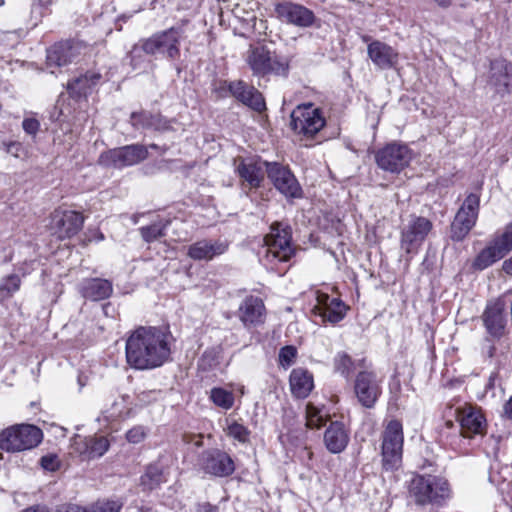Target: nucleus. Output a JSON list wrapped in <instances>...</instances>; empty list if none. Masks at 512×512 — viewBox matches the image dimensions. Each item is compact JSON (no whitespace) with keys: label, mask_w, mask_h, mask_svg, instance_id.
<instances>
[{"label":"nucleus","mask_w":512,"mask_h":512,"mask_svg":"<svg viewBox=\"0 0 512 512\" xmlns=\"http://www.w3.org/2000/svg\"><path fill=\"white\" fill-rule=\"evenodd\" d=\"M173 342L169 325L139 326L126 340L127 364L142 371L159 368L170 359Z\"/></svg>","instance_id":"obj_1"},{"label":"nucleus","mask_w":512,"mask_h":512,"mask_svg":"<svg viewBox=\"0 0 512 512\" xmlns=\"http://www.w3.org/2000/svg\"><path fill=\"white\" fill-rule=\"evenodd\" d=\"M184 38V29L181 26H172L157 31L150 37L141 38L132 46L129 52L131 65L135 67L140 63L141 52L149 56L160 55L169 62L179 60L181 57V42Z\"/></svg>","instance_id":"obj_2"},{"label":"nucleus","mask_w":512,"mask_h":512,"mask_svg":"<svg viewBox=\"0 0 512 512\" xmlns=\"http://www.w3.org/2000/svg\"><path fill=\"white\" fill-rule=\"evenodd\" d=\"M245 62L252 75L259 79H287L291 70V58L277 50H271L266 44L250 45Z\"/></svg>","instance_id":"obj_3"},{"label":"nucleus","mask_w":512,"mask_h":512,"mask_svg":"<svg viewBox=\"0 0 512 512\" xmlns=\"http://www.w3.org/2000/svg\"><path fill=\"white\" fill-rule=\"evenodd\" d=\"M407 491L418 506H443L453 495L449 480L443 475L432 474H413Z\"/></svg>","instance_id":"obj_4"},{"label":"nucleus","mask_w":512,"mask_h":512,"mask_svg":"<svg viewBox=\"0 0 512 512\" xmlns=\"http://www.w3.org/2000/svg\"><path fill=\"white\" fill-rule=\"evenodd\" d=\"M211 92L217 100L233 97L251 110L262 114L267 110L262 92L242 79L228 81L216 78L211 83Z\"/></svg>","instance_id":"obj_5"},{"label":"nucleus","mask_w":512,"mask_h":512,"mask_svg":"<svg viewBox=\"0 0 512 512\" xmlns=\"http://www.w3.org/2000/svg\"><path fill=\"white\" fill-rule=\"evenodd\" d=\"M381 464L385 471H396L402 465L404 450V428L399 419L384 423L380 435Z\"/></svg>","instance_id":"obj_6"},{"label":"nucleus","mask_w":512,"mask_h":512,"mask_svg":"<svg viewBox=\"0 0 512 512\" xmlns=\"http://www.w3.org/2000/svg\"><path fill=\"white\" fill-rule=\"evenodd\" d=\"M326 124L323 109L312 102L297 105L290 114V128L301 140H314Z\"/></svg>","instance_id":"obj_7"},{"label":"nucleus","mask_w":512,"mask_h":512,"mask_svg":"<svg viewBox=\"0 0 512 512\" xmlns=\"http://www.w3.org/2000/svg\"><path fill=\"white\" fill-rule=\"evenodd\" d=\"M43 436L36 425L14 424L0 432V449L8 453L31 450L42 442Z\"/></svg>","instance_id":"obj_8"},{"label":"nucleus","mask_w":512,"mask_h":512,"mask_svg":"<svg viewBox=\"0 0 512 512\" xmlns=\"http://www.w3.org/2000/svg\"><path fill=\"white\" fill-rule=\"evenodd\" d=\"M265 257L269 262H288L296 253L292 242V229L288 224L274 222L270 232L264 237Z\"/></svg>","instance_id":"obj_9"},{"label":"nucleus","mask_w":512,"mask_h":512,"mask_svg":"<svg viewBox=\"0 0 512 512\" xmlns=\"http://www.w3.org/2000/svg\"><path fill=\"white\" fill-rule=\"evenodd\" d=\"M512 251V221L503 232L496 233L488 244L481 249L471 263L473 271H483L503 259Z\"/></svg>","instance_id":"obj_10"},{"label":"nucleus","mask_w":512,"mask_h":512,"mask_svg":"<svg viewBox=\"0 0 512 512\" xmlns=\"http://www.w3.org/2000/svg\"><path fill=\"white\" fill-rule=\"evenodd\" d=\"M85 220L82 212L58 206L49 215L47 229L57 241L70 240L83 229Z\"/></svg>","instance_id":"obj_11"},{"label":"nucleus","mask_w":512,"mask_h":512,"mask_svg":"<svg viewBox=\"0 0 512 512\" xmlns=\"http://www.w3.org/2000/svg\"><path fill=\"white\" fill-rule=\"evenodd\" d=\"M480 212V193H469L450 224V239L463 241L476 226Z\"/></svg>","instance_id":"obj_12"},{"label":"nucleus","mask_w":512,"mask_h":512,"mask_svg":"<svg viewBox=\"0 0 512 512\" xmlns=\"http://www.w3.org/2000/svg\"><path fill=\"white\" fill-rule=\"evenodd\" d=\"M353 393L359 403L365 409H374L382 396V379L371 367L359 370L353 378Z\"/></svg>","instance_id":"obj_13"},{"label":"nucleus","mask_w":512,"mask_h":512,"mask_svg":"<svg viewBox=\"0 0 512 512\" xmlns=\"http://www.w3.org/2000/svg\"><path fill=\"white\" fill-rule=\"evenodd\" d=\"M413 159V150L405 143L392 141L375 152L377 166L392 174H400Z\"/></svg>","instance_id":"obj_14"},{"label":"nucleus","mask_w":512,"mask_h":512,"mask_svg":"<svg viewBox=\"0 0 512 512\" xmlns=\"http://www.w3.org/2000/svg\"><path fill=\"white\" fill-rule=\"evenodd\" d=\"M265 172L275 189L286 199H301L302 186L289 165L277 161H265Z\"/></svg>","instance_id":"obj_15"},{"label":"nucleus","mask_w":512,"mask_h":512,"mask_svg":"<svg viewBox=\"0 0 512 512\" xmlns=\"http://www.w3.org/2000/svg\"><path fill=\"white\" fill-rule=\"evenodd\" d=\"M486 334L492 340H500L508 333L506 302L503 296L489 299L480 316Z\"/></svg>","instance_id":"obj_16"},{"label":"nucleus","mask_w":512,"mask_h":512,"mask_svg":"<svg viewBox=\"0 0 512 512\" xmlns=\"http://www.w3.org/2000/svg\"><path fill=\"white\" fill-rule=\"evenodd\" d=\"M265 161L261 157H237L234 160L235 173L246 195L259 189L265 181Z\"/></svg>","instance_id":"obj_17"},{"label":"nucleus","mask_w":512,"mask_h":512,"mask_svg":"<svg viewBox=\"0 0 512 512\" xmlns=\"http://www.w3.org/2000/svg\"><path fill=\"white\" fill-rule=\"evenodd\" d=\"M349 310L350 307L339 297L318 292L311 314L315 323L335 326L346 317Z\"/></svg>","instance_id":"obj_18"},{"label":"nucleus","mask_w":512,"mask_h":512,"mask_svg":"<svg viewBox=\"0 0 512 512\" xmlns=\"http://www.w3.org/2000/svg\"><path fill=\"white\" fill-rule=\"evenodd\" d=\"M148 157V149L143 144H131L104 151L99 163L105 167L124 168L136 165Z\"/></svg>","instance_id":"obj_19"},{"label":"nucleus","mask_w":512,"mask_h":512,"mask_svg":"<svg viewBox=\"0 0 512 512\" xmlns=\"http://www.w3.org/2000/svg\"><path fill=\"white\" fill-rule=\"evenodd\" d=\"M87 47L85 41L76 37L56 41L46 49V65L50 68L67 66Z\"/></svg>","instance_id":"obj_20"},{"label":"nucleus","mask_w":512,"mask_h":512,"mask_svg":"<svg viewBox=\"0 0 512 512\" xmlns=\"http://www.w3.org/2000/svg\"><path fill=\"white\" fill-rule=\"evenodd\" d=\"M433 229V223L423 216H412L401 230L400 246L406 254H417Z\"/></svg>","instance_id":"obj_21"},{"label":"nucleus","mask_w":512,"mask_h":512,"mask_svg":"<svg viewBox=\"0 0 512 512\" xmlns=\"http://www.w3.org/2000/svg\"><path fill=\"white\" fill-rule=\"evenodd\" d=\"M199 463L206 474L219 478L229 477L236 470L233 458L218 448L204 450L200 455Z\"/></svg>","instance_id":"obj_22"},{"label":"nucleus","mask_w":512,"mask_h":512,"mask_svg":"<svg viewBox=\"0 0 512 512\" xmlns=\"http://www.w3.org/2000/svg\"><path fill=\"white\" fill-rule=\"evenodd\" d=\"M487 83L495 94L504 97L512 92V62L505 58L490 61Z\"/></svg>","instance_id":"obj_23"},{"label":"nucleus","mask_w":512,"mask_h":512,"mask_svg":"<svg viewBox=\"0 0 512 512\" xmlns=\"http://www.w3.org/2000/svg\"><path fill=\"white\" fill-rule=\"evenodd\" d=\"M275 11L282 21L299 27H309L315 20L311 10L294 2H277Z\"/></svg>","instance_id":"obj_24"},{"label":"nucleus","mask_w":512,"mask_h":512,"mask_svg":"<svg viewBox=\"0 0 512 512\" xmlns=\"http://www.w3.org/2000/svg\"><path fill=\"white\" fill-rule=\"evenodd\" d=\"M323 442L330 453H342L350 442L349 427L343 421H331L324 431Z\"/></svg>","instance_id":"obj_25"},{"label":"nucleus","mask_w":512,"mask_h":512,"mask_svg":"<svg viewBox=\"0 0 512 512\" xmlns=\"http://www.w3.org/2000/svg\"><path fill=\"white\" fill-rule=\"evenodd\" d=\"M288 380L291 395L297 400L308 398L315 388L313 373L304 367L293 368Z\"/></svg>","instance_id":"obj_26"},{"label":"nucleus","mask_w":512,"mask_h":512,"mask_svg":"<svg viewBox=\"0 0 512 512\" xmlns=\"http://www.w3.org/2000/svg\"><path fill=\"white\" fill-rule=\"evenodd\" d=\"M169 474V467L164 465L160 459L149 463L139 479L141 490L149 493L159 489L168 482Z\"/></svg>","instance_id":"obj_27"},{"label":"nucleus","mask_w":512,"mask_h":512,"mask_svg":"<svg viewBox=\"0 0 512 512\" xmlns=\"http://www.w3.org/2000/svg\"><path fill=\"white\" fill-rule=\"evenodd\" d=\"M228 247L225 241L202 239L188 247L187 256L195 261H211L224 254Z\"/></svg>","instance_id":"obj_28"},{"label":"nucleus","mask_w":512,"mask_h":512,"mask_svg":"<svg viewBox=\"0 0 512 512\" xmlns=\"http://www.w3.org/2000/svg\"><path fill=\"white\" fill-rule=\"evenodd\" d=\"M113 291L112 281L98 277L84 279L79 287L80 295L92 302H99L110 298Z\"/></svg>","instance_id":"obj_29"},{"label":"nucleus","mask_w":512,"mask_h":512,"mask_svg":"<svg viewBox=\"0 0 512 512\" xmlns=\"http://www.w3.org/2000/svg\"><path fill=\"white\" fill-rule=\"evenodd\" d=\"M130 123L135 129L159 132L168 131L172 128L171 121L160 112L152 113L147 110L132 112L130 115Z\"/></svg>","instance_id":"obj_30"},{"label":"nucleus","mask_w":512,"mask_h":512,"mask_svg":"<svg viewBox=\"0 0 512 512\" xmlns=\"http://www.w3.org/2000/svg\"><path fill=\"white\" fill-rule=\"evenodd\" d=\"M102 80L99 72L88 70L80 76L71 79L66 84V90L72 99L79 100L91 93Z\"/></svg>","instance_id":"obj_31"},{"label":"nucleus","mask_w":512,"mask_h":512,"mask_svg":"<svg viewBox=\"0 0 512 512\" xmlns=\"http://www.w3.org/2000/svg\"><path fill=\"white\" fill-rule=\"evenodd\" d=\"M75 450L88 459H94L104 455L110 447L105 436H77L74 440Z\"/></svg>","instance_id":"obj_32"},{"label":"nucleus","mask_w":512,"mask_h":512,"mask_svg":"<svg viewBox=\"0 0 512 512\" xmlns=\"http://www.w3.org/2000/svg\"><path fill=\"white\" fill-rule=\"evenodd\" d=\"M367 53L371 61L381 69H390L398 61V53L390 45L380 40L370 42Z\"/></svg>","instance_id":"obj_33"},{"label":"nucleus","mask_w":512,"mask_h":512,"mask_svg":"<svg viewBox=\"0 0 512 512\" xmlns=\"http://www.w3.org/2000/svg\"><path fill=\"white\" fill-rule=\"evenodd\" d=\"M460 427L461 435L465 438L483 435L486 431V419L480 410L469 407L461 413Z\"/></svg>","instance_id":"obj_34"},{"label":"nucleus","mask_w":512,"mask_h":512,"mask_svg":"<svg viewBox=\"0 0 512 512\" xmlns=\"http://www.w3.org/2000/svg\"><path fill=\"white\" fill-rule=\"evenodd\" d=\"M240 320L246 326H256L264 323L265 305L261 298L248 296L240 306Z\"/></svg>","instance_id":"obj_35"},{"label":"nucleus","mask_w":512,"mask_h":512,"mask_svg":"<svg viewBox=\"0 0 512 512\" xmlns=\"http://www.w3.org/2000/svg\"><path fill=\"white\" fill-rule=\"evenodd\" d=\"M369 366L367 360L362 358L354 360L347 352L340 351L333 358V369L346 380L355 376L357 371L366 369Z\"/></svg>","instance_id":"obj_36"},{"label":"nucleus","mask_w":512,"mask_h":512,"mask_svg":"<svg viewBox=\"0 0 512 512\" xmlns=\"http://www.w3.org/2000/svg\"><path fill=\"white\" fill-rule=\"evenodd\" d=\"M224 8L231 10L241 23L249 24L257 19L256 10L260 2H225Z\"/></svg>","instance_id":"obj_37"},{"label":"nucleus","mask_w":512,"mask_h":512,"mask_svg":"<svg viewBox=\"0 0 512 512\" xmlns=\"http://www.w3.org/2000/svg\"><path fill=\"white\" fill-rule=\"evenodd\" d=\"M324 405L319 407L308 402L305 408L306 427L309 429H320L328 421L329 415L324 412Z\"/></svg>","instance_id":"obj_38"},{"label":"nucleus","mask_w":512,"mask_h":512,"mask_svg":"<svg viewBox=\"0 0 512 512\" xmlns=\"http://www.w3.org/2000/svg\"><path fill=\"white\" fill-rule=\"evenodd\" d=\"M22 281L19 275L12 273L0 280V304L11 299L21 288Z\"/></svg>","instance_id":"obj_39"},{"label":"nucleus","mask_w":512,"mask_h":512,"mask_svg":"<svg viewBox=\"0 0 512 512\" xmlns=\"http://www.w3.org/2000/svg\"><path fill=\"white\" fill-rule=\"evenodd\" d=\"M221 352L222 349L220 347L207 348L198 359V370L201 372H210L216 369L221 362Z\"/></svg>","instance_id":"obj_40"},{"label":"nucleus","mask_w":512,"mask_h":512,"mask_svg":"<svg viewBox=\"0 0 512 512\" xmlns=\"http://www.w3.org/2000/svg\"><path fill=\"white\" fill-rule=\"evenodd\" d=\"M209 399L215 406L225 410L231 409L235 402L233 392L222 387L212 388L210 391Z\"/></svg>","instance_id":"obj_41"},{"label":"nucleus","mask_w":512,"mask_h":512,"mask_svg":"<svg viewBox=\"0 0 512 512\" xmlns=\"http://www.w3.org/2000/svg\"><path fill=\"white\" fill-rule=\"evenodd\" d=\"M167 223H153L139 228V233L146 243H152L166 236Z\"/></svg>","instance_id":"obj_42"},{"label":"nucleus","mask_w":512,"mask_h":512,"mask_svg":"<svg viewBox=\"0 0 512 512\" xmlns=\"http://www.w3.org/2000/svg\"><path fill=\"white\" fill-rule=\"evenodd\" d=\"M226 435L239 443H247L249 441L250 430L243 424L233 421L225 429Z\"/></svg>","instance_id":"obj_43"},{"label":"nucleus","mask_w":512,"mask_h":512,"mask_svg":"<svg viewBox=\"0 0 512 512\" xmlns=\"http://www.w3.org/2000/svg\"><path fill=\"white\" fill-rule=\"evenodd\" d=\"M298 357V350L293 345H285L280 348L278 354V364L283 369L290 368Z\"/></svg>","instance_id":"obj_44"},{"label":"nucleus","mask_w":512,"mask_h":512,"mask_svg":"<svg viewBox=\"0 0 512 512\" xmlns=\"http://www.w3.org/2000/svg\"><path fill=\"white\" fill-rule=\"evenodd\" d=\"M122 504L113 500H98L87 507H83L84 512H120Z\"/></svg>","instance_id":"obj_45"},{"label":"nucleus","mask_w":512,"mask_h":512,"mask_svg":"<svg viewBox=\"0 0 512 512\" xmlns=\"http://www.w3.org/2000/svg\"><path fill=\"white\" fill-rule=\"evenodd\" d=\"M2 146L6 153L12 155L15 158H24L27 156V150L19 141L3 142Z\"/></svg>","instance_id":"obj_46"},{"label":"nucleus","mask_w":512,"mask_h":512,"mask_svg":"<svg viewBox=\"0 0 512 512\" xmlns=\"http://www.w3.org/2000/svg\"><path fill=\"white\" fill-rule=\"evenodd\" d=\"M40 466L49 472H55L60 469V461L56 454H47L40 458Z\"/></svg>","instance_id":"obj_47"},{"label":"nucleus","mask_w":512,"mask_h":512,"mask_svg":"<svg viewBox=\"0 0 512 512\" xmlns=\"http://www.w3.org/2000/svg\"><path fill=\"white\" fill-rule=\"evenodd\" d=\"M204 435L202 433H195L191 431H184L181 434V440L184 444H193L195 447L200 448L203 446Z\"/></svg>","instance_id":"obj_48"},{"label":"nucleus","mask_w":512,"mask_h":512,"mask_svg":"<svg viewBox=\"0 0 512 512\" xmlns=\"http://www.w3.org/2000/svg\"><path fill=\"white\" fill-rule=\"evenodd\" d=\"M146 437V433L141 426H136L129 429L126 433V439L129 443L138 444Z\"/></svg>","instance_id":"obj_49"},{"label":"nucleus","mask_w":512,"mask_h":512,"mask_svg":"<svg viewBox=\"0 0 512 512\" xmlns=\"http://www.w3.org/2000/svg\"><path fill=\"white\" fill-rule=\"evenodd\" d=\"M22 127L27 134L36 136L40 129V122L36 118H25Z\"/></svg>","instance_id":"obj_50"},{"label":"nucleus","mask_w":512,"mask_h":512,"mask_svg":"<svg viewBox=\"0 0 512 512\" xmlns=\"http://www.w3.org/2000/svg\"><path fill=\"white\" fill-rule=\"evenodd\" d=\"M54 512H84L83 507L76 504H63L58 506Z\"/></svg>","instance_id":"obj_51"},{"label":"nucleus","mask_w":512,"mask_h":512,"mask_svg":"<svg viewBox=\"0 0 512 512\" xmlns=\"http://www.w3.org/2000/svg\"><path fill=\"white\" fill-rule=\"evenodd\" d=\"M498 379H499V372L498 371L491 372L489 377H488V381H487V383L485 385V389L487 391L493 390L495 388L496 381Z\"/></svg>","instance_id":"obj_52"},{"label":"nucleus","mask_w":512,"mask_h":512,"mask_svg":"<svg viewBox=\"0 0 512 512\" xmlns=\"http://www.w3.org/2000/svg\"><path fill=\"white\" fill-rule=\"evenodd\" d=\"M502 270L506 275L512 277V256L503 261Z\"/></svg>","instance_id":"obj_53"},{"label":"nucleus","mask_w":512,"mask_h":512,"mask_svg":"<svg viewBox=\"0 0 512 512\" xmlns=\"http://www.w3.org/2000/svg\"><path fill=\"white\" fill-rule=\"evenodd\" d=\"M216 511H217V507L216 506L212 505L209 502H206V503L200 504L198 506L196 512H216Z\"/></svg>","instance_id":"obj_54"},{"label":"nucleus","mask_w":512,"mask_h":512,"mask_svg":"<svg viewBox=\"0 0 512 512\" xmlns=\"http://www.w3.org/2000/svg\"><path fill=\"white\" fill-rule=\"evenodd\" d=\"M503 410L506 418L512 420V396L504 404Z\"/></svg>","instance_id":"obj_55"},{"label":"nucleus","mask_w":512,"mask_h":512,"mask_svg":"<svg viewBox=\"0 0 512 512\" xmlns=\"http://www.w3.org/2000/svg\"><path fill=\"white\" fill-rule=\"evenodd\" d=\"M496 352H497V347L494 343H491L487 349H486V352H485V355L488 359H492L496 356Z\"/></svg>","instance_id":"obj_56"},{"label":"nucleus","mask_w":512,"mask_h":512,"mask_svg":"<svg viewBox=\"0 0 512 512\" xmlns=\"http://www.w3.org/2000/svg\"><path fill=\"white\" fill-rule=\"evenodd\" d=\"M21 512H48V511H47V508L45 506L34 505V506H30V507L25 508Z\"/></svg>","instance_id":"obj_57"},{"label":"nucleus","mask_w":512,"mask_h":512,"mask_svg":"<svg viewBox=\"0 0 512 512\" xmlns=\"http://www.w3.org/2000/svg\"><path fill=\"white\" fill-rule=\"evenodd\" d=\"M361 38H362V41L365 43L369 44L370 42H372L371 37L369 35H363Z\"/></svg>","instance_id":"obj_58"},{"label":"nucleus","mask_w":512,"mask_h":512,"mask_svg":"<svg viewBox=\"0 0 512 512\" xmlns=\"http://www.w3.org/2000/svg\"><path fill=\"white\" fill-rule=\"evenodd\" d=\"M20 270H21V273H22V275H23V276H26L27 274H29V273H30V271H29V270H27V268H23V267H21V268H20Z\"/></svg>","instance_id":"obj_59"},{"label":"nucleus","mask_w":512,"mask_h":512,"mask_svg":"<svg viewBox=\"0 0 512 512\" xmlns=\"http://www.w3.org/2000/svg\"><path fill=\"white\" fill-rule=\"evenodd\" d=\"M427 466H432V463L429 462L428 460H425V462L422 465V468H426Z\"/></svg>","instance_id":"obj_60"},{"label":"nucleus","mask_w":512,"mask_h":512,"mask_svg":"<svg viewBox=\"0 0 512 512\" xmlns=\"http://www.w3.org/2000/svg\"><path fill=\"white\" fill-rule=\"evenodd\" d=\"M149 147H150L151 149H155V150H157V149H158V145H157V144H154V143L150 144V145H149Z\"/></svg>","instance_id":"obj_61"},{"label":"nucleus","mask_w":512,"mask_h":512,"mask_svg":"<svg viewBox=\"0 0 512 512\" xmlns=\"http://www.w3.org/2000/svg\"><path fill=\"white\" fill-rule=\"evenodd\" d=\"M450 2H445V1H442V2H439V4L442 6V7H447Z\"/></svg>","instance_id":"obj_62"},{"label":"nucleus","mask_w":512,"mask_h":512,"mask_svg":"<svg viewBox=\"0 0 512 512\" xmlns=\"http://www.w3.org/2000/svg\"><path fill=\"white\" fill-rule=\"evenodd\" d=\"M4 3H5L4 1H1V2H0V6H1V5H3Z\"/></svg>","instance_id":"obj_63"}]
</instances>
